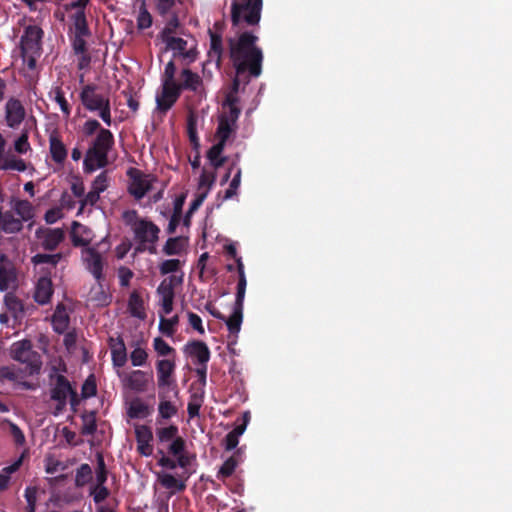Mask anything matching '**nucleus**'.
<instances>
[{
	"instance_id": "f257e3e1",
	"label": "nucleus",
	"mask_w": 512,
	"mask_h": 512,
	"mask_svg": "<svg viewBox=\"0 0 512 512\" xmlns=\"http://www.w3.org/2000/svg\"><path fill=\"white\" fill-rule=\"evenodd\" d=\"M9 357L22 366L17 364L1 366L0 381L11 383L23 390H35L36 385L26 379L41 373L43 361L41 354L34 350L32 341L22 339L13 342L9 348Z\"/></svg>"
},
{
	"instance_id": "f03ea898",
	"label": "nucleus",
	"mask_w": 512,
	"mask_h": 512,
	"mask_svg": "<svg viewBox=\"0 0 512 512\" xmlns=\"http://www.w3.org/2000/svg\"><path fill=\"white\" fill-rule=\"evenodd\" d=\"M259 37L253 31H243L227 40L229 58L238 76L257 78L262 73L263 51L257 45ZM249 82L247 79L246 83Z\"/></svg>"
},
{
	"instance_id": "7ed1b4c3",
	"label": "nucleus",
	"mask_w": 512,
	"mask_h": 512,
	"mask_svg": "<svg viewBox=\"0 0 512 512\" xmlns=\"http://www.w3.org/2000/svg\"><path fill=\"white\" fill-rule=\"evenodd\" d=\"M114 145V135L110 130H101L90 141L83 160V171L91 174L109 164L108 154Z\"/></svg>"
},
{
	"instance_id": "20e7f679",
	"label": "nucleus",
	"mask_w": 512,
	"mask_h": 512,
	"mask_svg": "<svg viewBox=\"0 0 512 512\" xmlns=\"http://www.w3.org/2000/svg\"><path fill=\"white\" fill-rule=\"evenodd\" d=\"M246 286L247 279L245 275L244 264L243 262L238 260V283L236 298L233 306V312L229 318L225 317L224 320L229 331L228 347L231 352L234 351L231 347L232 345H235L237 342L238 333L240 332L241 325L243 322V306Z\"/></svg>"
},
{
	"instance_id": "39448f33",
	"label": "nucleus",
	"mask_w": 512,
	"mask_h": 512,
	"mask_svg": "<svg viewBox=\"0 0 512 512\" xmlns=\"http://www.w3.org/2000/svg\"><path fill=\"white\" fill-rule=\"evenodd\" d=\"M44 31L37 25H28L20 39L21 56L30 70L36 68L37 59L42 54Z\"/></svg>"
},
{
	"instance_id": "423d86ee",
	"label": "nucleus",
	"mask_w": 512,
	"mask_h": 512,
	"mask_svg": "<svg viewBox=\"0 0 512 512\" xmlns=\"http://www.w3.org/2000/svg\"><path fill=\"white\" fill-rule=\"evenodd\" d=\"M263 0H234L231 4V23L239 27L241 23L247 26L258 25L261 19Z\"/></svg>"
},
{
	"instance_id": "0eeeda50",
	"label": "nucleus",
	"mask_w": 512,
	"mask_h": 512,
	"mask_svg": "<svg viewBox=\"0 0 512 512\" xmlns=\"http://www.w3.org/2000/svg\"><path fill=\"white\" fill-rule=\"evenodd\" d=\"M135 239L138 246L135 248L136 253H142L148 250L151 254L156 252L155 243L159 239L160 228L152 221L140 219L133 229Z\"/></svg>"
},
{
	"instance_id": "6e6552de",
	"label": "nucleus",
	"mask_w": 512,
	"mask_h": 512,
	"mask_svg": "<svg viewBox=\"0 0 512 512\" xmlns=\"http://www.w3.org/2000/svg\"><path fill=\"white\" fill-rule=\"evenodd\" d=\"M176 364L174 360L161 359L156 362L157 385L159 391H172L175 396L179 394L174 377Z\"/></svg>"
},
{
	"instance_id": "1a4fd4ad",
	"label": "nucleus",
	"mask_w": 512,
	"mask_h": 512,
	"mask_svg": "<svg viewBox=\"0 0 512 512\" xmlns=\"http://www.w3.org/2000/svg\"><path fill=\"white\" fill-rule=\"evenodd\" d=\"M184 274L170 275L164 278L157 288V293L161 297V307L164 314L168 315L173 310L175 287L182 285Z\"/></svg>"
},
{
	"instance_id": "9d476101",
	"label": "nucleus",
	"mask_w": 512,
	"mask_h": 512,
	"mask_svg": "<svg viewBox=\"0 0 512 512\" xmlns=\"http://www.w3.org/2000/svg\"><path fill=\"white\" fill-rule=\"evenodd\" d=\"M130 178L128 192L136 199H142L147 192L152 189V184L155 181L154 177L143 173L136 168H130L127 172Z\"/></svg>"
},
{
	"instance_id": "9b49d317",
	"label": "nucleus",
	"mask_w": 512,
	"mask_h": 512,
	"mask_svg": "<svg viewBox=\"0 0 512 512\" xmlns=\"http://www.w3.org/2000/svg\"><path fill=\"white\" fill-rule=\"evenodd\" d=\"M82 260L86 270L93 275L97 283L105 280V276L103 274L104 260L95 248H85L82 251Z\"/></svg>"
},
{
	"instance_id": "f8f14e48",
	"label": "nucleus",
	"mask_w": 512,
	"mask_h": 512,
	"mask_svg": "<svg viewBox=\"0 0 512 512\" xmlns=\"http://www.w3.org/2000/svg\"><path fill=\"white\" fill-rule=\"evenodd\" d=\"M50 377L55 379L54 385L50 390V397L57 402V410L62 411L73 388L69 380L62 374L51 375Z\"/></svg>"
},
{
	"instance_id": "ddd939ff",
	"label": "nucleus",
	"mask_w": 512,
	"mask_h": 512,
	"mask_svg": "<svg viewBox=\"0 0 512 512\" xmlns=\"http://www.w3.org/2000/svg\"><path fill=\"white\" fill-rule=\"evenodd\" d=\"M26 116V111L17 98L11 97L5 105V120L8 127L16 129L20 126Z\"/></svg>"
},
{
	"instance_id": "4468645a",
	"label": "nucleus",
	"mask_w": 512,
	"mask_h": 512,
	"mask_svg": "<svg viewBox=\"0 0 512 512\" xmlns=\"http://www.w3.org/2000/svg\"><path fill=\"white\" fill-rule=\"evenodd\" d=\"M80 100L83 106L91 112L97 111L110 99L102 94L96 92L95 85H85L80 93Z\"/></svg>"
},
{
	"instance_id": "2eb2a0df",
	"label": "nucleus",
	"mask_w": 512,
	"mask_h": 512,
	"mask_svg": "<svg viewBox=\"0 0 512 512\" xmlns=\"http://www.w3.org/2000/svg\"><path fill=\"white\" fill-rule=\"evenodd\" d=\"M180 95L181 91L178 84L162 83V92L156 97L157 109L162 113H166L177 102Z\"/></svg>"
},
{
	"instance_id": "dca6fc26",
	"label": "nucleus",
	"mask_w": 512,
	"mask_h": 512,
	"mask_svg": "<svg viewBox=\"0 0 512 512\" xmlns=\"http://www.w3.org/2000/svg\"><path fill=\"white\" fill-rule=\"evenodd\" d=\"M17 273L14 264L7 255L0 254V291H6L16 285Z\"/></svg>"
},
{
	"instance_id": "f3484780",
	"label": "nucleus",
	"mask_w": 512,
	"mask_h": 512,
	"mask_svg": "<svg viewBox=\"0 0 512 512\" xmlns=\"http://www.w3.org/2000/svg\"><path fill=\"white\" fill-rule=\"evenodd\" d=\"M37 237L44 250L54 251L64 241L65 232L61 228H47L41 232L37 231Z\"/></svg>"
},
{
	"instance_id": "a211bd4d",
	"label": "nucleus",
	"mask_w": 512,
	"mask_h": 512,
	"mask_svg": "<svg viewBox=\"0 0 512 512\" xmlns=\"http://www.w3.org/2000/svg\"><path fill=\"white\" fill-rule=\"evenodd\" d=\"M185 353L194 358V363L197 366L207 365L210 360V350L207 344L203 341L193 340L185 346Z\"/></svg>"
},
{
	"instance_id": "6ab92c4d",
	"label": "nucleus",
	"mask_w": 512,
	"mask_h": 512,
	"mask_svg": "<svg viewBox=\"0 0 512 512\" xmlns=\"http://www.w3.org/2000/svg\"><path fill=\"white\" fill-rule=\"evenodd\" d=\"M135 436L137 442V451L140 455L150 456L153 452V447L150 442L153 439L151 428L147 425H141L135 428Z\"/></svg>"
},
{
	"instance_id": "aec40b11",
	"label": "nucleus",
	"mask_w": 512,
	"mask_h": 512,
	"mask_svg": "<svg viewBox=\"0 0 512 512\" xmlns=\"http://www.w3.org/2000/svg\"><path fill=\"white\" fill-rule=\"evenodd\" d=\"M152 380V373H147L142 370H134L126 377V385L136 392H145Z\"/></svg>"
},
{
	"instance_id": "412c9836",
	"label": "nucleus",
	"mask_w": 512,
	"mask_h": 512,
	"mask_svg": "<svg viewBox=\"0 0 512 512\" xmlns=\"http://www.w3.org/2000/svg\"><path fill=\"white\" fill-rule=\"evenodd\" d=\"M208 34L210 37V49L208 51V56L215 62L216 66L220 68L224 55L222 35L212 31L211 29L208 30Z\"/></svg>"
},
{
	"instance_id": "4be33fe9",
	"label": "nucleus",
	"mask_w": 512,
	"mask_h": 512,
	"mask_svg": "<svg viewBox=\"0 0 512 512\" xmlns=\"http://www.w3.org/2000/svg\"><path fill=\"white\" fill-rule=\"evenodd\" d=\"M52 295L53 284L51 279L48 277H41L36 284L34 300L40 305H45L50 302Z\"/></svg>"
},
{
	"instance_id": "5701e85b",
	"label": "nucleus",
	"mask_w": 512,
	"mask_h": 512,
	"mask_svg": "<svg viewBox=\"0 0 512 512\" xmlns=\"http://www.w3.org/2000/svg\"><path fill=\"white\" fill-rule=\"evenodd\" d=\"M70 324V317L64 304L59 303L52 315V327L57 334H64Z\"/></svg>"
},
{
	"instance_id": "b1692460",
	"label": "nucleus",
	"mask_w": 512,
	"mask_h": 512,
	"mask_svg": "<svg viewBox=\"0 0 512 512\" xmlns=\"http://www.w3.org/2000/svg\"><path fill=\"white\" fill-rule=\"evenodd\" d=\"M111 357L113 365L123 367L127 362V352L124 340L119 336L110 339Z\"/></svg>"
},
{
	"instance_id": "393cba45",
	"label": "nucleus",
	"mask_w": 512,
	"mask_h": 512,
	"mask_svg": "<svg viewBox=\"0 0 512 512\" xmlns=\"http://www.w3.org/2000/svg\"><path fill=\"white\" fill-rule=\"evenodd\" d=\"M167 392L168 391H159L158 394L160 402L158 405L159 415L157 418V423H161V419L168 420L174 417L178 412L177 407L171 401L168 400Z\"/></svg>"
},
{
	"instance_id": "a878e982",
	"label": "nucleus",
	"mask_w": 512,
	"mask_h": 512,
	"mask_svg": "<svg viewBox=\"0 0 512 512\" xmlns=\"http://www.w3.org/2000/svg\"><path fill=\"white\" fill-rule=\"evenodd\" d=\"M182 82L178 83V87H180V91L182 90H190L193 92H197L199 88L203 84L202 78L192 70L185 68L181 71Z\"/></svg>"
},
{
	"instance_id": "bb28decb",
	"label": "nucleus",
	"mask_w": 512,
	"mask_h": 512,
	"mask_svg": "<svg viewBox=\"0 0 512 512\" xmlns=\"http://www.w3.org/2000/svg\"><path fill=\"white\" fill-rule=\"evenodd\" d=\"M49 150L52 160L57 164H63L67 158V149L62 140L55 135L49 138Z\"/></svg>"
},
{
	"instance_id": "cd10ccee",
	"label": "nucleus",
	"mask_w": 512,
	"mask_h": 512,
	"mask_svg": "<svg viewBox=\"0 0 512 512\" xmlns=\"http://www.w3.org/2000/svg\"><path fill=\"white\" fill-rule=\"evenodd\" d=\"M236 130L237 124H232L228 122L226 118L219 117L215 138L217 139V142L226 145L230 137L236 133Z\"/></svg>"
},
{
	"instance_id": "c85d7f7f",
	"label": "nucleus",
	"mask_w": 512,
	"mask_h": 512,
	"mask_svg": "<svg viewBox=\"0 0 512 512\" xmlns=\"http://www.w3.org/2000/svg\"><path fill=\"white\" fill-rule=\"evenodd\" d=\"M111 295L104 289L103 282L97 283L89 292V300L97 306H107L111 303Z\"/></svg>"
},
{
	"instance_id": "c756f323",
	"label": "nucleus",
	"mask_w": 512,
	"mask_h": 512,
	"mask_svg": "<svg viewBox=\"0 0 512 512\" xmlns=\"http://www.w3.org/2000/svg\"><path fill=\"white\" fill-rule=\"evenodd\" d=\"M225 146L226 145L217 142L207 151V159L214 169H219L227 161V157L222 155Z\"/></svg>"
},
{
	"instance_id": "7c9ffc66",
	"label": "nucleus",
	"mask_w": 512,
	"mask_h": 512,
	"mask_svg": "<svg viewBox=\"0 0 512 512\" xmlns=\"http://www.w3.org/2000/svg\"><path fill=\"white\" fill-rule=\"evenodd\" d=\"M134 7H138L139 13L137 17V27L145 30L152 26L153 20L146 6V0H135Z\"/></svg>"
},
{
	"instance_id": "2f4dec72",
	"label": "nucleus",
	"mask_w": 512,
	"mask_h": 512,
	"mask_svg": "<svg viewBox=\"0 0 512 512\" xmlns=\"http://www.w3.org/2000/svg\"><path fill=\"white\" fill-rule=\"evenodd\" d=\"M128 310L132 316L139 319L146 317L143 299L137 291H133L129 296Z\"/></svg>"
},
{
	"instance_id": "473e14b6",
	"label": "nucleus",
	"mask_w": 512,
	"mask_h": 512,
	"mask_svg": "<svg viewBox=\"0 0 512 512\" xmlns=\"http://www.w3.org/2000/svg\"><path fill=\"white\" fill-rule=\"evenodd\" d=\"M4 303L7 310L15 319H19L24 316V304L15 294L7 293L4 297Z\"/></svg>"
},
{
	"instance_id": "72a5a7b5",
	"label": "nucleus",
	"mask_w": 512,
	"mask_h": 512,
	"mask_svg": "<svg viewBox=\"0 0 512 512\" xmlns=\"http://www.w3.org/2000/svg\"><path fill=\"white\" fill-rule=\"evenodd\" d=\"M12 209L19 215L22 222L29 221L34 217V207L28 200H14L12 202Z\"/></svg>"
},
{
	"instance_id": "f704fd0d",
	"label": "nucleus",
	"mask_w": 512,
	"mask_h": 512,
	"mask_svg": "<svg viewBox=\"0 0 512 512\" xmlns=\"http://www.w3.org/2000/svg\"><path fill=\"white\" fill-rule=\"evenodd\" d=\"M0 228L5 233H17L22 230L23 222L19 218H15L11 212H5L0 223Z\"/></svg>"
},
{
	"instance_id": "c9c22d12",
	"label": "nucleus",
	"mask_w": 512,
	"mask_h": 512,
	"mask_svg": "<svg viewBox=\"0 0 512 512\" xmlns=\"http://www.w3.org/2000/svg\"><path fill=\"white\" fill-rule=\"evenodd\" d=\"M185 250V239L183 237H170L163 246V253L168 256L180 255Z\"/></svg>"
},
{
	"instance_id": "e433bc0d",
	"label": "nucleus",
	"mask_w": 512,
	"mask_h": 512,
	"mask_svg": "<svg viewBox=\"0 0 512 512\" xmlns=\"http://www.w3.org/2000/svg\"><path fill=\"white\" fill-rule=\"evenodd\" d=\"M152 411L153 410L150 406L137 399L130 404L128 409V416L132 419L146 418L151 415Z\"/></svg>"
},
{
	"instance_id": "4c0bfd02",
	"label": "nucleus",
	"mask_w": 512,
	"mask_h": 512,
	"mask_svg": "<svg viewBox=\"0 0 512 512\" xmlns=\"http://www.w3.org/2000/svg\"><path fill=\"white\" fill-rule=\"evenodd\" d=\"M159 482L166 489H174L178 492L184 491L186 489L185 481L177 479L175 476L169 473L159 475Z\"/></svg>"
},
{
	"instance_id": "58836bf2",
	"label": "nucleus",
	"mask_w": 512,
	"mask_h": 512,
	"mask_svg": "<svg viewBox=\"0 0 512 512\" xmlns=\"http://www.w3.org/2000/svg\"><path fill=\"white\" fill-rule=\"evenodd\" d=\"M92 480V469L89 464L83 463L76 469L75 486L82 488Z\"/></svg>"
},
{
	"instance_id": "ea45409f",
	"label": "nucleus",
	"mask_w": 512,
	"mask_h": 512,
	"mask_svg": "<svg viewBox=\"0 0 512 512\" xmlns=\"http://www.w3.org/2000/svg\"><path fill=\"white\" fill-rule=\"evenodd\" d=\"M238 465L239 460L237 459V455H231L218 470L217 478L224 481L226 478L232 476Z\"/></svg>"
},
{
	"instance_id": "a19ab883",
	"label": "nucleus",
	"mask_w": 512,
	"mask_h": 512,
	"mask_svg": "<svg viewBox=\"0 0 512 512\" xmlns=\"http://www.w3.org/2000/svg\"><path fill=\"white\" fill-rule=\"evenodd\" d=\"M237 98L233 95H228L225 101V104L228 105L229 111L220 115V118H226L228 122L232 124H237V120L240 116V109L236 106Z\"/></svg>"
},
{
	"instance_id": "79ce46f5",
	"label": "nucleus",
	"mask_w": 512,
	"mask_h": 512,
	"mask_svg": "<svg viewBox=\"0 0 512 512\" xmlns=\"http://www.w3.org/2000/svg\"><path fill=\"white\" fill-rule=\"evenodd\" d=\"M74 20V28L76 36H89L90 31L87 24L85 12L83 10H78L73 16Z\"/></svg>"
},
{
	"instance_id": "37998d69",
	"label": "nucleus",
	"mask_w": 512,
	"mask_h": 512,
	"mask_svg": "<svg viewBox=\"0 0 512 512\" xmlns=\"http://www.w3.org/2000/svg\"><path fill=\"white\" fill-rule=\"evenodd\" d=\"M63 258V253L46 254L38 253L32 257V262L35 265L49 264L52 267H56L60 260Z\"/></svg>"
},
{
	"instance_id": "c03bdc74",
	"label": "nucleus",
	"mask_w": 512,
	"mask_h": 512,
	"mask_svg": "<svg viewBox=\"0 0 512 512\" xmlns=\"http://www.w3.org/2000/svg\"><path fill=\"white\" fill-rule=\"evenodd\" d=\"M89 494L93 497L94 503L99 506L110 496V490L105 484H94L90 487Z\"/></svg>"
},
{
	"instance_id": "a18cd8bd",
	"label": "nucleus",
	"mask_w": 512,
	"mask_h": 512,
	"mask_svg": "<svg viewBox=\"0 0 512 512\" xmlns=\"http://www.w3.org/2000/svg\"><path fill=\"white\" fill-rule=\"evenodd\" d=\"M0 169L2 170H16L24 172L27 169L26 163L23 159L16 158L14 156L8 158H2L0 160Z\"/></svg>"
},
{
	"instance_id": "49530a36",
	"label": "nucleus",
	"mask_w": 512,
	"mask_h": 512,
	"mask_svg": "<svg viewBox=\"0 0 512 512\" xmlns=\"http://www.w3.org/2000/svg\"><path fill=\"white\" fill-rule=\"evenodd\" d=\"M178 322L179 317L177 315L171 318H165L164 316H161L159 322V330L167 337H172L175 333V327L177 326Z\"/></svg>"
},
{
	"instance_id": "de8ad7c7",
	"label": "nucleus",
	"mask_w": 512,
	"mask_h": 512,
	"mask_svg": "<svg viewBox=\"0 0 512 512\" xmlns=\"http://www.w3.org/2000/svg\"><path fill=\"white\" fill-rule=\"evenodd\" d=\"M178 427L176 425H170L168 427L157 428L156 436L161 443L173 441L178 436Z\"/></svg>"
},
{
	"instance_id": "09e8293b",
	"label": "nucleus",
	"mask_w": 512,
	"mask_h": 512,
	"mask_svg": "<svg viewBox=\"0 0 512 512\" xmlns=\"http://www.w3.org/2000/svg\"><path fill=\"white\" fill-rule=\"evenodd\" d=\"M96 483L95 484H105L108 478V471L106 468L104 456L101 452L96 453Z\"/></svg>"
},
{
	"instance_id": "8fccbe9b",
	"label": "nucleus",
	"mask_w": 512,
	"mask_h": 512,
	"mask_svg": "<svg viewBox=\"0 0 512 512\" xmlns=\"http://www.w3.org/2000/svg\"><path fill=\"white\" fill-rule=\"evenodd\" d=\"M54 94V100L60 106L62 113L65 117H69L71 113V107L65 98L64 92L60 86L55 87L52 92Z\"/></svg>"
},
{
	"instance_id": "3c124183",
	"label": "nucleus",
	"mask_w": 512,
	"mask_h": 512,
	"mask_svg": "<svg viewBox=\"0 0 512 512\" xmlns=\"http://www.w3.org/2000/svg\"><path fill=\"white\" fill-rule=\"evenodd\" d=\"M183 263L179 259H167L160 263L159 272L161 275L176 273L181 270Z\"/></svg>"
},
{
	"instance_id": "603ef678",
	"label": "nucleus",
	"mask_w": 512,
	"mask_h": 512,
	"mask_svg": "<svg viewBox=\"0 0 512 512\" xmlns=\"http://www.w3.org/2000/svg\"><path fill=\"white\" fill-rule=\"evenodd\" d=\"M203 394L204 392H202L201 395H198L197 393L191 395L187 406V412L190 418L199 416L200 408L203 402Z\"/></svg>"
},
{
	"instance_id": "864d4df0",
	"label": "nucleus",
	"mask_w": 512,
	"mask_h": 512,
	"mask_svg": "<svg viewBox=\"0 0 512 512\" xmlns=\"http://www.w3.org/2000/svg\"><path fill=\"white\" fill-rule=\"evenodd\" d=\"M170 15V13L168 14ZM180 26V21L177 13L171 12V17L166 22L165 27L161 32L162 39L167 37H172L174 33H176L177 28Z\"/></svg>"
},
{
	"instance_id": "5fc2aeb1",
	"label": "nucleus",
	"mask_w": 512,
	"mask_h": 512,
	"mask_svg": "<svg viewBox=\"0 0 512 512\" xmlns=\"http://www.w3.org/2000/svg\"><path fill=\"white\" fill-rule=\"evenodd\" d=\"M180 0H155V9L159 16L166 17L172 12V9L176 6Z\"/></svg>"
},
{
	"instance_id": "6e6d98bb",
	"label": "nucleus",
	"mask_w": 512,
	"mask_h": 512,
	"mask_svg": "<svg viewBox=\"0 0 512 512\" xmlns=\"http://www.w3.org/2000/svg\"><path fill=\"white\" fill-rule=\"evenodd\" d=\"M101 130H107L106 128L101 127V124L98 120L90 118L84 122L82 125V133L85 137H91L95 133L99 134Z\"/></svg>"
},
{
	"instance_id": "4d7b16f0",
	"label": "nucleus",
	"mask_w": 512,
	"mask_h": 512,
	"mask_svg": "<svg viewBox=\"0 0 512 512\" xmlns=\"http://www.w3.org/2000/svg\"><path fill=\"white\" fill-rule=\"evenodd\" d=\"M97 393V386L95 382V378L93 375H90L82 385L81 395L82 398L87 399L95 396Z\"/></svg>"
},
{
	"instance_id": "13d9d810",
	"label": "nucleus",
	"mask_w": 512,
	"mask_h": 512,
	"mask_svg": "<svg viewBox=\"0 0 512 512\" xmlns=\"http://www.w3.org/2000/svg\"><path fill=\"white\" fill-rule=\"evenodd\" d=\"M28 131H23L20 136L14 142V149L19 154L27 153L31 147L28 141Z\"/></svg>"
},
{
	"instance_id": "bf43d9fd",
	"label": "nucleus",
	"mask_w": 512,
	"mask_h": 512,
	"mask_svg": "<svg viewBox=\"0 0 512 512\" xmlns=\"http://www.w3.org/2000/svg\"><path fill=\"white\" fill-rule=\"evenodd\" d=\"M148 354L145 349L141 347L135 348L130 354V360L133 366H143L146 364Z\"/></svg>"
},
{
	"instance_id": "052dcab7",
	"label": "nucleus",
	"mask_w": 512,
	"mask_h": 512,
	"mask_svg": "<svg viewBox=\"0 0 512 512\" xmlns=\"http://www.w3.org/2000/svg\"><path fill=\"white\" fill-rule=\"evenodd\" d=\"M163 41L169 49L177 50L181 53H183L187 48V41L180 37H167L164 38Z\"/></svg>"
},
{
	"instance_id": "680f3d73",
	"label": "nucleus",
	"mask_w": 512,
	"mask_h": 512,
	"mask_svg": "<svg viewBox=\"0 0 512 512\" xmlns=\"http://www.w3.org/2000/svg\"><path fill=\"white\" fill-rule=\"evenodd\" d=\"M153 347L155 351L160 356H167L171 353L175 352V349L171 347L165 340H163L161 337H156L153 341Z\"/></svg>"
},
{
	"instance_id": "e2e57ef3",
	"label": "nucleus",
	"mask_w": 512,
	"mask_h": 512,
	"mask_svg": "<svg viewBox=\"0 0 512 512\" xmlns=\"http://www.w3.org/2000/svg\"><path fill=\"white\" fill-rule=\"evenodd\" d=\"M9 433L13 438L14 443L17 446H22L25 444V435L22 430L13 422H9Z\"/></svg>"
},
{
	"instance_id": "0e129e2a",
	"label": "nucleus",
	"mask_w": 512,
	"mask_h": 512,
	"mask_svg": "<svg viewBox=\"0 0 512 512\" xmlns=\"http://www.w3.org/2000/svg\"><path fill=\"white\" fill-rule=\"evenodd\" d=\"M176 66L173 61H169L164 69L162 83L164 84H178L175 81Z\"/></svg>"
},
{
	"instance_id": "69168bd1",
	"label": "nucleus",
	"mask_w": 512,
	"mask_h": 512,
	"mask_svg": "<svg viewBox=\"0 0 512 512\" xmlns=\"http://www.w3.org/2000/svg\"><path fill=\"white\" fill-rule=\"evenodd\" d=\"M108 187V173L102 171L93 181L92 188L99 193L104 192Z\"/></svg>"
},
{
	"instance_id": "338daca9",
	"label": "nucleus",
	"mask_w": 512,
	"mask_h": 512,
	"mask_svg": "<svg viewBox=\"0 0 512 512\" xmlns=\"http://www.w3.org/2000/svg\"><path fill=\"white\" fill-rule=\"evenodd\" d=\"M186 443L182 437H176L169 445L168 451L173 456H178L185 451Z\"/></svg>"
},
{
	"instance_id": "774afa93",
	"label": "nucleus",
	"mask_w": 512,
	"mask_h": 512,
	"mask_svg": "<svg viewBox=\"0 0 512 512\" xmlns=\"http://www.w3.org/2000/svg\"><path fill=\"white\" fill-rule=\"evenodd\" d=\"M97 424L94 416L85 417L84 424L81 428L83 435H93L96 432Z\"/></svg>"
}]
</instances>
